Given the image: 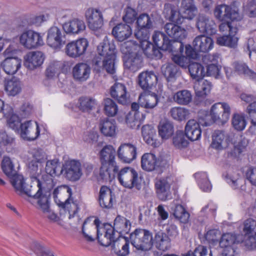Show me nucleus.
Listing matches in <instances>:
<instances>
[{
    "label": "nucleus",
    "mask_w": 256,
    "mask_h": 256,
    "mask_svg": "<svg viewBox=\"0 0 256 256\" xmlns=\"http://www.w3.org/2000/svg\"><path fill=\"white\" fill-rule=\"evenodd\" d=\"M226 146V138L224 132L215 130L212 134V146L216 150H222Z\"/></svg>",
    "instance_id": "603ef678"
},
{
    "label": "nucleus",
    "mask_w": 256,
    "mask_h": 256,
    "mask_svg": "<svg viewBox=\"0 0 256 256\" xmlns=\"http://www.w3.org/2000/svg\"><path fill=\"white\" fill-rule=\"evenodd\" d=\"M19 132L24 140L32 141L37 138L40 130L37 122L32 124L31 120H28L20 124Z\"/></svg>",
    "instance_id": "4468645a"
},
{
    "label": "nucleus",
    "mask_w": 256,
    "mask_h": 256,
    "mask_svg": "<svg viewBox=\"0 0 256 256\" xmlns=\"http://www.w3.org/2000/svg\"><path fill=\"white\" fill-rule=\"evenodd\" d=\"M90 72L89 66L83 62L76 64L72 70L74 78L80 82L86 81L89 78Z\"/></svg>",
    "instance_id": "72a5a7b5"
},
{
    "label": "nucleus",
    "mask_w": 256,
    "mask_h": 256,
    "mask_svg": "<svg viewBox=\"0 0 256 256\" xmlns=\"http://www.w3.org/2000/svg\"><path fill=\"white\" fill-rule=\"evenodd\" d=\"M159 102V98L155 93L148 94H140L138 97L139 104L148 110L154 108Z\"/></svg>",
    "instance_id": "f704fd0d"
},
{
    "label": "nucleus",
    "mask_w": 256,
    "mask_h": 256,
    "mask_svg": "<svg viewBox=\"0 0 256 256\" xmlns=\"http://www.w3.org/2000/svg\"><path fill=\"white\" fill-rule=\"evenodd\" d=\"M37 199H38V208L42 211L44 216L52 222H57L58 220V217L56 214L50 209L48 198L42 195V193L40 197Z\"/></svg>",
    "instance_id": "c85d7f7f"
},
{
    "label": "nucleus",
    "mask_w": 256,
    "mask_h": 256,
    "mask_svg": "<svg viewBox=\"0 0 256 256\" xmlns=\"http://www.w3.org/2000/svg\"><path fill=\"white\" fill-rule=\"evenodd\" d=\"M158 78L153 72H144L138 76V84L144 90H148L156 86Z\"/></svg>",
    "instance_id": "412c9836"
},
{
    "label": "nucleus",
    "mask_w": 256,
    "mask_h": 256,
    "mask_svg": "<svg viewBox=\"0 0 256 256\" xmlns=\"http://www.w3.org/2000/svg\"><path fill=\"white\" fill-rule=\"evenodd\" d=\"M238 38L236 36L225 35L217 38L216 44L222 46L235 48L237 46Z\"/></svg>",
    "instance_id": "680f3d73"
},
{
    "label": "nucleus",
    "mask_w": 256,
    "mask_h": 256,
    "mask_svg": "<svg viewBox=\"0 0 256 256\" xmlns=\"http://www.w3.org/2000/svg\"><path fill=\"white\" fill-rule=\"evenodd\" d=\"M113 196L112 192L108 187L102 186L100 189L99 203L100 206L104 208H110L112 207Z\"/></svg>",
    "instance_id": "e433bc0d"
},
{
    "label": "nucleus",
    "mask_w": 256,
    "mask_h": 256,
    "mask_svg": "<svg viewBox=\"0 0 256 256\" xmlns=\"http://www.w3.org/2000/svg\"><path fill=\"white\" fill-rule=\"evenodd\" d=\"M230 108L226 103L218 102L211 108L210 114L214 122L222 124H225L230 118Z\"/></svg>",
    "instance_id": "6e6552de"
},
{
    "label": "nucleus",
    "mask_w": 256,
    "mask_h": 256,
    "mask_svg": "<svg viewBox=\"0 0 256 256\" xmlns=\"http://www.w3.org/2000/svg\"><path fill=\"white\" fill-rule=\"evenodd\" d=\"M164 30L168 35L174 40L182 41L186 36V31L184 28L173 23H167Z\"/></svg>",
    "instance_id": "bb28decb"
},
{
    "label": "nucleus",
    "mask_w": 256,
    "mask_h": 256,
    "mask_svg": "<svg viewBox=\"0 0 256 256\" xmlns=\"http://www.w3.org/2000/svg\"><path fill=\"white\" fill-rule=\"evenodd\" d=\"M174 132V128L172 122L168 120L160 122L158 126V133L162 140L170 138Z\"/></svg>",
    "instance_id": "37998d69"
},
{
    "label": "nucleus",
    "mask_w": 256,
    "mask_h": 256,
    "mask_svg": "<svg viewBox=\"0 0 256 256\" xmlns=\"http://www.w3.org/2000/svg\"><path fill=\"white\" fill-rule=\"evenodd\" d=\"M22 60L18 57H8L2 62L1 66L6 73L12 75L20 68Z\"/></svg>",
    "instance_id": "cd10ccee"
},
{
    "label": "nucleus",
    "mask_w": 256,
    "mask_h": 256,
    "mask_svg": "<svg viewBox=\"0 0 256 256\" xmlns=\"http://www.w3.org/2000/svg\"><path fill=\"white\" fill-rule=\"evenodd\" d=\"M88 42L86 39L80 38L68 43L66 47V53L70 57L76 58L82 55L86 50Z\"/></svg>",
    "instance_id": "ddd939ff"
},
{
    "label": "nucleus",
    "mask_w": 256,
    "mask_h": 256,
    "mask_svg": "<svg viewBox=\"0 0 256 256\" xmlns=\"http://www.w3.org/2000/svg\"><path fill=\"white\" fill-rule=\"evenodd\" d=\"M60 174L70 181L78 180L82 175L81 163L79 160H76L66 161L61 168Z\"/></svg>",
    "instance_id": "423d86ee"
},
{
    "label": "nucleus",
    "mask_w": 256,
    "mask_h": 256,
    "mask_svg": "<svg viewBox=\"0 0 256 256\" xmlns=\"http://www.w3.org/2000/svg\"><path fill=\"white\" fill-rule=\"evenodd\" d=\"M5 90L8 95H16L21 90L20 81L15 77L12 78L5 84Z\"/></svg>",
    "instance_id": "09e8293b"
},
{
    "label": "nucleus",
    "mask_w": 256,
    "mask_h": 256,
    "mask_svg": "<svg viewBox=\"0 0 256 256\" xmlns=\"http://www.w3.org/2000/svg\"><path fill=\"white\" fill-rule=\"evenodd\" d=\"M131 224L129 220L124 216H118L114 220L112 228L117 233L116 236L120 237L128 233Z\"/></svg>",
    "instance_id": "c756f323"
},
{
    "label": "nucleus",
    "mask_w": 256,
    "mask_h": 256,
    "mask_svg": "<svg viewBox=\"0 0 256 256\" xmlns=\"http://www.w3.org/2000/svg\"><path fill=\"white\" fill-rule=\"evenodd\" d=\"M138 48L131 41L123 43L120 46V50L124 54V66L133 72L137 71L142 66V58Z\"/></svg>",
    "instance_id": "f03ea898"
},
{
    "label": "nucleus",
    "mask_w": 256,
    "mask_h": 256,
    "mask_svg": "<svg viewBox=\"0 0 256 256\" xmlns=\"http://www.w3.org/2000/svg\"><path fill=\"white\" fill-rule=\"evenodd\" d=\"M164 161L160 160L156 156L152 153L144 154L141 158V166L142 168L148 172H152L162 167Z\"/></svg>",
    "instance_id": "6ab92c4d"
},
{
    "label": "nucleus",
    "mask_w": 256,
    "mask_h": 256,
    "mask_svg": "<svg viewBox=\"0 0 256 256\" xmlns=\"http://www.w3.org/2000/svg\"><path fill=\"white\" fill-rule=\"evenodd\" d=\"M86 28L84 20L79 18H74L62 25V29L65 33L70 34H78L84 32Z\"/></svg>",
    "instance_id": "4be33fe9"
},
{
    "label": "nucleus",
    "mask_w": 256,
    "mask_h": 256,
    "mask_svg": "<svg viewBox=\"0 0 256 256\" xmlns=\"http://www.w3.org/2000/svg\"><path fill=\"white\" fill-rule=\"evenodd\" d=\"M110 94L119 104H126L128 102L129 95L126 86L123 84L116 82L110 88Z\"/></svg>",
    "instance_id": "a211bd4d"
},
{
    "label": "nucleus",
    "mask_w": 256,
    "mask_h": 256,
    "mask_svg": "<svg viewBox=\"0 0 256 256\" xmlns=\"http://www.w3.org/2000/svg\"><path fill=\"white\" fill-rule=\"evenodd\" d=\"M64 30L57 26H52L48 31L46 42L48 44L55 49L60 48L66 42Z\"/></svg>",
    "instance_id": "1a4fd4ad"
},
{
    "label": "nucleus",
    "mask_w": 256,
    "mask_h": 256,
    "mask_svg": "<svg viewBox=\"0 0 256 256\" xmlns=\"http://www.w3.org/2000/svg\"><path fill=\"white\" fill-rule=\"evenodd\" d=\"M212 84L209 81L202 78L196 80L194 83V88L196 94L198 97H203L210 92Z\"/></svg>",
    "instance_id": "a19ab883"
},
{
    "label": "nucleus",
    "mask_w": 256,
    "mask_h": 256,
    "mask_svg": "<svg viewBox=\"0 0 256 256\" xmlns=\"http://www.w3.org/2000/svg\"><path fill=\"white\" fill-rule=\"evenodd\" d=\"M154 46L164 50V46L168 43V38L162 32H156L152 36Z\"/></svg>",
    "instance_id": "774afa93"
},
{
    "label": "nucleus",
    "mask_w": 256,
    "mask_h": 256,
    "mask_svg": "<svg viewBox=\"0 0 256 256\" xmlns=\"http://www.w3.org/2000/svg\"><path fill=\"white\" fill-rule=\"evenodd\" d=\"M44 60V56L40 51L29 52L24 57V66L30 70L40 66Z\"/></svg>",
    "instance_id": "b1692460"
},
{
    "label": "nucleus",
    "mask_w": 256,
    "mask_h": 256,
    "mask_svg": "<svg viewBox=\"0 0 256 256\" xmlns=\"http://www.w3.org/2000/svg\"><path fill=\"white\" fill-rule=\"evenodd\" d=\"M129 242L126 236H117L112 245L114 252L120 256H126L129 252Z\"/></svg>",
    "instance_id": "c9c22d12"
},
{
    "label": "nucleus",
    "mask_w": 256,
    "mask_h": 256,
    "mask_svg": "<svg viewBox=\"0 0 256 256\" xmlns=\"http://www.w3.org/2000/svg\"><path fill=\"white\" fill-rule=\"evenodd\" d=\"M136 148L129 143L122 144L118 150V158L124 163H130L136 158Z\"/></svg>",
    "instance_id": "dca6fc26"
},
{
    "label": "nucleus",
    "mask_w": 256,
    "mask_h": 256,
    "mask_svg": "<svg viewBox=\"0 0 256 256\" xmlns=\"http://www.w3.org/2000/svg\"><path fill=\"white\" fill-rule=\"evenodd\" d=\"M213 40L205 35L198 36L195 38L192 42L194 50L197 52H206L213 47Z\"/></svg>",
    "instance_id": "5701e85b"
},
{
    "label": "nucleus",
    "mask_w": 256,
    "mask_h": 256,
    "mask_svg": "<svg viewBox=\"0 0 256 256\" xmlns=\"http://www.w3.org/2000/svg\"><path fill=\"white\" fill-rule=\"evenodd\" d=\"M94 224L97 227V239L102 246H108L116 240V234L112 226L108 224L104 225V227L99 228L100 221L98 218L94 220Z\"/></svg>",
    "instance_id": "0eeeda50"
},
{
    "label": "nucleus",
    "mask_w": 256,
    "mask_h": 256,
    "mask_svg": "<svg viewBox=\"0 0 256 256\" xmlns=\"http://www.w3.org/2000/svg\"><path fill=\"white\" fill-rule=\"evenodd\" d=\"M99 128L102 134L106 136L112 137L116 134V126L113 120L108 118L100 119Z\"/></svg>",
    "instance_id": "4c0bfd02"
},
{
    "label": "nucleus",
    "mask_w": 256,
    "mask_h": 256,
    "mask_svg": "<svg viewBox=\"0 0 256 256\" xmlns=\"http://www.w3.org/2000/svg\"><path fill=\"white\" fill-rule=\"evenodd\" d=\"M188 70L193 79H200L206 76L204 66L198 62H192L188 65Z\"/></svg>",
    "instance_id": "864d4df0"
},
{
    "label": "nucleus",
    "mask_w": 256,
    "mask_h": 256,
    "mask_svg": "<svg viewBox=\"0 0 256 256\" xmlns=\"http://www.w3.org/2000/svg\"><path fill=\"white\" fill-rule=\"evenodd\" d=\"M178 72V68L175 64H169L162 67V72L168 82L175 79Z\"/></svg>",
    "instance_id": "052dcab7"
},
{
    "label": "nucleus",
    "mask_w": 256,
    "mask_h": 256,
    "mask_svg": "<svg viewBox=\"0 0 256 256\" xmlns=\"http://www.w3.org/2000/svg\"><path fill=\"white\" fill-rule=\"evenodd\" d=\"M172 180L170 176L156 178L154 186L158 198L161 200L169 199L171 196L170 191Z\"/></svg>",
    "instance_id": "9b49d317"
},
{
    "label": "nucleus",
    "mask_w": 256,
    "mask_h": 256,
    "mask_svg": "<svg viewBox=\"0 0 256 256\" xmlns=\"http://www.w3.org/2000/svg\"><path fill=\"white\" fill-rule=\"evenodd\" d=\"M196 28L203 34L212 35L216 33V26L214 21L208 16L200 14L196 18Z\"/></svg>",
    "instance_id": "2eb2a0df"
},
{
    "label": "nucleus",
    "mask_w": 256,
    "mask_h": 256,
    "mask_svg": "<svg viewBox=\"0 0 256 256\" xmlns=\"http://www.w3.org/2000/svg\"><path fill=\"white\" fill-rule=\"evenodd\" d=\"M28 172L32 180V184L38 188H40V192H42L46 182H42L38 178L41 173L40 164L34 160H32L28 164Z\"/></svg>",
    "instance_id": "a878e982"
},
{
    "label": "nucleus",
    "mask_w": 256,
    "mask_h": 256,
    "mask_svg": "<svg viewBox=\"0 0 256 256\" xmlns=\"http://www.w3.org/2000/svg\"><path fill=\"white\" fill-rule=\"evenodd\" d=\"M60 192H66L68 194V196L70 198L72 195V190L68 186H62L55 188L53 192L54 198L58 205L66 210L68 209L69 208L68 206L70 205V207L74 209L73 210H69V218H71L74 217L75 214L77 213L79 208H78L76 202H72V204H70L69 198L65 200L64 202H60V200H58V202L57 195Z\"/></svg>",
    "instance_id": "9d476101"
},
{
    "label": "nucleus",
    "mask_w": 256,
    "mask_h": 256,
    "mask_svg": "<svg viewBox=\"0 0 256 256\" xmlns=\"http://www.w3.org/2000/svg\"><path fill=\"white\" fill-rule=\"evenodd\" d=\"M112 34L118 41L122 42L132 35V28L129 24L120 23L113 28Z\"/></svg>",
    "instance_id": "7c9ffc66"
},
{
    "label": "nucleus",
    "mask_w": 256,
    "mask_h": 256,
    "mask_svg": "<svg viewBox=\"0 0 256 256\" xmlns=\"http://www.w3.org/2000/svg\"><path fill=\"white\" fill-rule=\"evenodd\" d=\"M86 17L90 28L96 30L103 25V18L102 12L96 9L88 8L86 12Z\"/></svg>",
    "instance_id": "aec40b11"
},
{
    "label": "nucleus",
    "mask_w": 256,
    "mask_h": 256,
    "mask_svg": "<svg viewBox=\"0 0 256 256\" xmlns=\"http://www.w3.org/2000/svg\"><path fill=\"white\" fill-rule=\"evenodd\" d=\"M130 238L132 245L138 250L146 251L152 247V234L148 230L136 229L130 234Z\"/></svg>",
    "instance_id": "20e7f679"
},
{
    "label": "nucleus",
    "mask_w": 256,
    "mask_h": 256,
    "mask_svg": "<svg viewBox=\"0 0 256 256\" xmlns=\"http://www.w3.org/2000/svg\"><path fill=\"white\" fill-rule=\"evenodd\" d=\"M118 179L120 183L124 188L131 189L140 188V180L137 172L129 166L122 168L118 174Z\"/></svg>",
    "instance_id": "39448f33"
},
{
    "label": "nucleus",
    "mask_w": 256,
    "mask_h": 256,
    "mask_svg": "<svg viewBox=\"0 0 256 256\" xmlns=\"http://www.w3.org/2000/svg\"><path fill=\"white\" fill-rule=\"evenodd\" d=\"M185 132L182 130H177L173 136L172 143L178 148H182L188 144V141Z\"/></svg>",
    "instance_id": "13d9d810"
},
{
    "label": "nucleus",
    "mask_w": 256,
    "mask_h": 256,
    "mask_svg": "<svg viewBox=\"0 0 256 256\" xmlns=\"http://www.w3.org/2000/svg\"><path fill=\"white\" fill-rule=\"evenodd\" d=\"M20 43L25 48L31 49L42 46L44 44L42 36L38 32L28 30L23 32L20 38Z\"/></svg>",
    "instance_id": "f8f14e48"
},
{
    "label": "nucleus",
    "mask_w": 256,
    "mask_h": 256,
    "mask_svg": "<svg viewBox=\"0 0 256 256\" xmlns=\"http://www.w3.org/2000/svg\"><path fill=\"white\" fill-rule=\"evenodd\" d=\"M185 134L188 140L192 141L198 140L202 134L200 123L194 119L189 120L185 126Z\"/></svg>",
    "instance_id": "393cba45"
},
{
    "label": "nucleus",
    "mask_w": 256,
    "mask_h": 256,
    "mask_svg": "<svg viewBox=\"0 0 256 256\" xmlns=\"http://www.w3.org/2000/svg\"><path fill=\"white\" fill-rule=\"evenodd\" d=\"M145 116L142 112H129L126 117V123L131 128L138 129L144 119Z\"/></svg>",
    "instance_id": "79ce46f5"
},
{
    "label": "nucleus",
    "mask_w": 256,
    "mask_h": 256,
    "mask_svg": "<svg viewBox=\"0 0 256 256\" xmlns=\"http://www.w3.org/2000/svg\"><path fill=\"white\" fill-rule=\"evenodd\" d=\"M156 246L158 249L165 251L170 247V240L164 233L159 232L154 236Z\"/></svg>",
    "instance_id": "a18cd8bd"
},
{
    "label": "nucleus",
    "mask_w": 256,
    "mask_h": 256,
    "mask_svg": "<svg viewBox=\"0 0 256 256\" xmlns=\"http://www.w3.org/2000/svg\"><path fill=\"white\" fill-rule=\"evenodd\" d=\"M100 169V178L106 182H110L115 178L118 172V167L116 165L112 166L109 164H101Z\"/></svg>",
    "instance_id": "2f4dec72"
},
{
    "label": "nucleus",
    "mask_w": 256,
    "mask_h": 256,
    "mask_svg": "<svg viewBox=\"0 0 256 256\" xmlns=\"http://www.w3.org/2000/svg\"><path fill=\"white\" fill-rule=\"evenodd\" d=\"M181 5L184 9L183 18L192 19L197 12V8L194 4V0H182Z\"/></svg>",
    "instance_id": "49530a36"
},
{
    "label": "nucleus",
    "mask_w": 256,
    "mask_h": 256,
    "mask_svg": "<svg viewBox=\"0 0 256 256\" xmlns=\"http://www.w3.org/2000/svg\"><path fill=\"white\" fill-rule=\"evenodd\" d=\"M1 168L4 173L9 178L14 176L17 173L14 164L9 157H4L1 163Z\"/></svg>",
    "instance_id": "6e6d98bb"
},
{
    "label": "nucleus",
    "mask_w": 256,
    "mask_h": 256,
    "mask_svg": "<svg viewBox=\"0 0 256 256\" xmlns=\"http://www.w3.org/2000/svg\"><path fill=\"white\" fill-rule=\"evenodd\" d=\"M142 134L144 140L148 144L154 146V136L156 135V130L150 124L143 126L142 128Z\"/></svg>",
    "instance_id": "5fc2aeb1"
},
{
    "label": "nucleus",
    "mask_w": 256,
    "mask_h": 256,
    "mask_svg": "<svg viewBox=\"0 0 256 256\" xmlns=\"http://www.w3.org/2000/svg\"><path fill=\"white\" fill-rule=\"evenodd\" d=\"M78 107L84 112L90 113L95 110L98 104V101L94 98L82 96L78 99Z\"/></svg>",
    "instance_id": "ea45409f"
},
{
    "label": "nucleus",
    "mask_w": 256,
    "mask_h": 256,
    "mask_svg": "<svg viewBox=\"0 0 256 256\" xmlns=\"http://www.w3.org/2000/svg\"><path fill=\"white\" fill-rule=\"evenodd\" d=\"M98 56L92 60L94 70L98 72L106 70L108 73L114 74L116 71V46L113 40H110L105 36L102 42L98 46Z\"/></svg>",
    "instance_id": "f257e3e1"
},
{
    "label": "nucleus",
    "mask_w": 256,
    "mask_h": 256,
    "mask_svg": "<svg viewBox=\"0 0 256 256\" xmlns=\"http://www.w3.org/2000/svg\"><path fill=\"white\" fill-rule=\"evenodd\" d=\"M168 114L176 120L182 121L188 118L190 112L186 108L176 106L170 108Z\"/></svg>",
    "instance_id": "8fccbe9b"
},
{
    "label": "nucleus",
    "mask_w": 256,
    "mask_h": 256,
    "mask_svg": "<svg viewBox=\"0 0 256 256\" xmlns=\"http://www.w3.org/2000/svg\"><path fill=\"white\" fill-rule=\"evenodd\" d=\"M10 178L15 190L18 192L20 194H24L34 199L40 198L41 196L40 188H38L32 184L30 186L26 184L22 176L16 174Z\"/></svg>",
    "instance_id": "7ed1b4c3"
},
{
    "label": "nucleus",
    "mask_w": 256,
    "mask_h": 256,
    "mask_svg": "<svg viewBox=\"0 0 256 256\" xmlns=\"http://www.w3.org/2000/svg\"><path fill=\"white\" fill-rule=\"evenodd\" d=\"M60 168V162L58 160L54 159L46 162V172L51 176H54L60 174L58 173Z\"/></svg>",
    "instance_id": "338daca9"
},
{
    "label": "nucleus",
    "mask_w": 256,
    "mask_h": 256,
    "mask_svg": "<svg viewBox=\"0 0 256 256\" xmlns=\"http://www.w3.org/2000/svg\"><path fill=\"white\" fill-rule=\"evenodd\" d=\"M234 70L239 74H244L250 78H256V73L248 68L246 63L242 62H236L233 64Z\"/></svg>",
    "instance_id": "de8ad7c7"
},
{
    "label": "nucleus",
    "mask_w": 256,
    "mask_h": 256,
    "mask_svg": "<svg viewBox=\"0 0 256 256\" xmlns=\"http://www.w3.org/2000/svg\"><path fill=\"white\" fill-rule=\"evenodd\" d=\"M116 150L112 146H105L100 151L101 164L116 165L115 162Z\"/></svg>",
    "instance_id": "58836bf2"
},
{
    "label": "nucleus",
    "mask_w": 256,
    "mask_h": 256,
    "mask_svg": "<svg viewBox=\"0 0 256 256\" xmlns=\"http://www.w3.org/2000/svg\"><path fill=\"white\" fill-rule=\"evenodd\" d=\"M92 218H88L84 222L82 227V232L84 236L89 242H92L94 240L92 236V234L97 230V227L94 224V220L92 221Z\"/></svg>",
    "instance_id": "c03bdc74"
},
{
    "label": "nucleus",
    "mask_w": 256,
    "mask_h": 256,
    "mask_svg": "<svg viewBox=\"0 0 256 256\" xmlns=\"http://www.w3.org/2000/svg\"><path fill=\"white\" fill-rule=\"evenodd\" d=\"M214 14L216 17L222 21L227 19H230L232 20H238L240 19L238 10L232 9L231 7L226 5H221L216 6Z\"/></svg>",
    "instance_id": "f3484780"
},
{
    "label": "nucleus",
    "mask_w": 256,
    "mask_h": 256,
    "mask_svg": "<svg viewBox=\"0 0 256 256\" xmlns=\"http://www.w3.org/2000/svg\"><path fill=\"white\" fill-rule=\"evenodd\" d=\"M4 116L7 120V124L10 128L16 132H19L20 122L19 117L14 114L12 108L8 106H6V109L3 110Z\"/></svg>",
    "instance_id": "473e14b6"
},
{
    "label": "nucleus",
    "mask_w": 256,
    "mask_h": 256,
    "mask_svg": "<svg viewBox=\"0 0 256 256\" xmlns=\"http://www.w3.org/2000/svg\"><path fill=\"white\" fill-rule=\"evenodd\" d=\"M163 14L166 19L172 22H178L179 12L172 4H164Z\"/></svg>",
    "instance_id": "e2e57ef3"
},
{
    "label": "nucleus",
    "mask_w": 256,
    "mask_h": 256,
    "mask_svg": "<svg viewBox=\"0 0 256 256\" xmlns=\"http://www.w3.org/2000/svg\"><path fill=\"white\" fill-rule=\"evenodd\" d=\"M194 177L200 188L204 192H210L212 185L209 181L206 172H199L194 174Z\"/></svg>",
    "instance_id": "4d7b16f0"
},
{
    "label": "nucleus",
    "mask_w": 256,
    "mask_h": 256,
    "mask_svg": "<svg viewBox=\"0 0 256 256\" xmlns=\"http://www.w3.org/2000/svg\"><path fill=\"white\" fill-rule=\"evenodd\" d=\"M174 216L181 222L186 223L190 218L189 213L180 204L176 205L174 210Z\"/></svg>",
    "instance_id": "69168bd1"
},
{
    "label": "nucleus",
    "mask_w": 256,
    "mask_h": 256,
    "mask_svg": "<svg viewBox=\"0 0 256 256\" xmlns=\"http://www.w3.org/2000/svg\"><path fill=\"white\" fill-rule=\"evenodd\" d=\"M174 101L180 105H187L192 100V96L190 92L186 90L177 92L173 96Z\"/></svg>",
    "instance_id": "3c124183"
},
{
    "label": "nucleus",
    "mask_w": 256,
    "mask_h": 256,
    "mask_svg": "<svg viewBox=\"0 0 256 256\" xmlns=\"http://www.w3.org/2000/svg\"><path fill=\"white\" fill-rule=\"evenodd\" d=\"M168 43L164 46V50H168L176 54H182L184 52V44L182 41L176 40H170Z\"/></svg>",
    "instance_id": "bf43d9fd"
},
{
    "label": "nucleus",
    "mask_w": 256,
    "mask_h": 256,
    "mask_svg": "<svg viewBox=\"0 0 256 256\" xmlns=\"http://www.w3.org/2000/svg\"><path fill=\"white\" fill-rule=\"evenodd\" d=\"M232 124L233 128L238 131L244 130L246 125V122L244 114H234L232 119Z\"/></svg>",
    "instance_id": "0e129e2a"
}]
</instances>
